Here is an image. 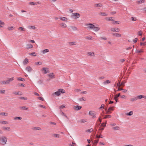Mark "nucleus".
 I'll list each match as a JSON object with an SVG mask.
<instances>
[{
  "label": "nucleus",
  "mask_w": 146,
  "mask_h": 146,
  "mask_svg": "<svg viewBox=\"0 0 146 146\" xmlns=\"http://www.w3.org/2000/svg\"><path fill=\"white\" fill-rule=\"evenodd\" d=\"M85 25L87 27V28L89 29H93L94 31L97 32L100 29L99 27H96L92 23H88L86 24Z\"/></svg>",
  "instance_id": "1"
},
{
  "label": "nucleus",
  "mask_w": 146,
  "mask_h": 146,
  "mask_svg": "<svg viewBox=\"0 0 146 146\" xmlns=\"http://www.w3.org/2000/svg\"><path fill=\"white\" fill-rule=\"evenodd\" d=\"M7 138L6 136H3L0 137V144L2 145H5L6 143Z\"/></svg>",
  "instance_id": "2"
},
{
  "label": "nucleus",
  "mask_w": 146,
  "mask_h": 146,
  "mask_svg": "<svg viewBox=\"0 0 146 146\" xmlns=\"http://www.w3.org/2000/svg\"><path fill=\"white\" fill-rule=\"evenodd\" d=\"M65 92V91L64 90L62 89H59L57 91L55 92L54 94L57 96H58L60 95L61 94H64Z\"/></svg>",
  "instance_id": "3"
},
{
  "label": "nucleus",
  "mask_w": 146,
  "mask_h": 146,
  "mask_svg": "<svg viewBox=\"0 0 146 146\" xmlns=\"http://www.w3.org/2000/svg\"><path fill=\"white\" fill-rule=\"evenodd\" d=\"M80 14L78 13H73L71 16L72 17H74L75 19L78 18L80 17Z\"/></svg>",
  "instance_id": "4"
},
{
  "label": "nucleus",
  "mask_w": 146,
  "mask_h": 146,
  "mask_svg": "<svg viewBox=\"0 0 146 146\" xmlns=\"http://www.w3.org/2000/svg\"><path fill=\"white\" fill-rule=\"evenodd\" d=\"M89 114L91 116H92V118H95L96 117V113L94 111H90L89 112Z\"/></svg>",
  "instance_id": "5"
},
{
  "label": "nucleus",
  "mask_w": 146,
  "mask_h": 146,
  "mask_svg": "<svg viewBox=\"0 0 146 146\" xmlns=\"http://www.w3.org/2000/svg\"><path fill=\"white\" fill-rule=\"evenodd\" d=\"M110 30L113 32H119L120 29L118 28L115 27L111 28Z\"/></svg>",
  "instance_id": "6"
},
{
  "label": "nucleus",
  "mask_w": 146,
  "mask_h": 146,
  "mask_svg": "<svg viewBox=\"0 0 146 146\" xmlns=\"http://www.w3.org/2000/svg\"><path fill=\"white\" fill-rule=\"evenodd\" d=\"M42 70L44 71V73L45 74L49 72V68H43Z\"/></svg>",
  "instance_id": "7"
},
{
  "label": "nucleus",
  "mask_w": 146,
  "mask_h": 146,
  "mask_svg": "<svg viewBox=\"0 0 146 146\" xmlns=\"http://www.w3.org/2000/svg\"><path fill=\"white\" fill-rule=\"evenodd\" d=\"M112 35L115 37H121V35L120 33H113L112 34Z\"/></svg>",
  "instance_id": "8"
},
{
  "label": "nucleus",
  "mask_w": 146,
  "mask_h": 146,
  "mask_svg": "<svg viewBox=\"0 0 146 146\" xmlns=\"http://www.w3.org/2000/svg\"><path fill=\"white\" fill-rule=\"evenodd\" d=\"M48 75L51 79L54 78H55V75L53 73L49 74Z\"/></svg>",
  "instance_id": "9"
},
{
  "label": "nucleus",
  "mask_w": 146,
  "mask_h": 146,
  "mask_svg": "<svg viewBox=\"0 0 146 146\" xmlns=\"http://www.w3.org/2000/svg\"><path fill=\"white\" fill-rule=\"evenodd\" d=\"M0 82L1 84L8 85V84H9V83L8 82V80H7L6 81H5V80L2 81L1 82Z\"/></svg>",
  "instance_id": "10"
},
{
  "label": "nucleus",
  "mask_w": 146,
  "mask_h": 146,
  "mask_svg": "<svg viewBox=\"0 0 146 146\" xmlns=\"http://www.w3.org/2000/svg\"><path fill=\"white\" fill-rule=\"evenodd\" d=\"M82 107L79 106H74V110H78L81 109Z\"/></svg>",
  "instance_id": "11"
},
{
  "label": "nucleus",
  "mask_w": 146,
  "mask_h": 146,
  "mask_svg": "<svg viewBox=\"0 0 146 146\" xmlns=\"http://www.w3.org/2000/svg\"><path fill=\"white\" fill-rule=\"evenodd\" d=\"M26 70L29 72H30L32 71V68L30 66L27 67L25 68Z\"/></svg>",
  "instance_id": "12"
},
{
  "label": "nucleus",
  "mask_w": 146,
  "mask_h": 146,
  "mask_svg": "<svg viewBox=\"0 0 146 146\" xmlns=\"http://www.w3.org/2000/svg\"><path fill=\"white\" fill-rule=\"evenodd\" d=\"M13 94L18 95H22V93L21 92H13Z\"/></svg>",
  "instance_id": "13"
},
{
  "label": "nucleus",
  "mask_w": 146,
  "mask_h": 146,
  "mask_svg": "<svg viewBox=\"0 0 146 146\" xmlns=\"http://www.w3.org/2000/svg\"><path fill=\"white\" fill-rule=\"evenodd\" d=\"M137 99V97L136 96L131 98L130 99V100L131 102H133L136 101Z\"/></svg>",
  "instance_id": "14"
},
{
  "label": "nucleus",
  "mask_w": 146,
  "mask_h": 146,
  "mask_svg": "<svg viewBox=\"0 0 146 146\" xmlns=\"http://www.w3.org/2000/svg\"><path fill=\"white\" fill-rule=\"evenodd\" d=\"M88 56H92L95 55L94 52H93L91 51L89 52L88 53Z\"/></svg>",
  "instance_id": "15"
},
{
  "label": "nucleus",
  "mask_w": 146,
  "mask_h": 146,
  "mask_svg": "<svg viewBox=\"0 0 146 146\" xmlns=\"http://www.w3.org/2000/svg\"><path fill=\"white\" fill-rule=\"evenodd\" d=\"M27 49H28L32 48H33V46L31 44H28L27 45Z\"/></svg>",
  "instance_id": "16"
},
{
  "label": "nucleus",
  "mask_w": 146,
  "mask_h": 146,
  "mask_svg": "<svg viewBox=\"0 0 146 146\" xmlns=\"http://www.w3.org/2000/svg\"><path fill=\"white\" fill-rule=\"evenodd\" d=\"M29 62V61L28 59L26 58L24 60L23 64L24 65H26Z\"/></svg>",
  "instance_id": "17"
},
{
  "label": "nucleus",
  "mask_w": 146,
  "mask_h": 146,
  "mask_svg": "<svg viewBox=\"0 0 146 146\" xmlns=\"http://www.w3.org/2000/svg\"><path fill=\"white\" fill-rule=\"evenodd\" d=\"M52 136L55 138H59L61 137L60 135L58 134H52Z\"/></svg>",
  "instance_id": "18"
},
{
  "label": "nucleus",
  "mask_w": 146,
  "mask_h": 146,
  "mask_svg": "<svg viewBox=\"0 0 146 146\" xmlns=\"http://www.w3.org/2000/svg\"><path fill=\"white\" fill-rule=\"evenodd\" d=\"M49 51V50L48 49H46L44 50H43L41 51L42 52L43 54L45 53L48 52Z\"/></svg>",
  "instance_id": "19"
},
{
  "label": "nucleus",
  "mask_w": 146,
  "mask_h": 146,
  "mask_svg": "<svg viewBox=\"0 0 146 146\" xmlns=\"http://www.w3.org/2000/svg\"><path fill=\"white\" fill-rule=\"evenodd\" d=\"M28 28L29 29H36V28L35 26H28Z\"/></svg>",
  "instance_id": "20"
},
{
  "label": "nucleus",
  "mask_w": 146,
  "mask_h": 146,
  "mask_svg": "<svg viewBox=\"0 0 146 146\" xmlns=\"http://www.w3.org/2000/svg\"><path fill=\"white\" fill-rule=\"evenodd\" d=\"M145 1L144 0H141L139 1H138L136 2L137 3H138L139 4H141L145 2Z\"/></svg>",
  "instance_id": "21"
},
{
  "label": "nucleus",
  "mask_w": 146,
  "mask_h": 146,
  "mask_svg": "<svg viewBox=\"0 0 146 146\" xmlns=\"http://www.w3.org/2000/svg\"><path fill=\"white\" fill-rule=\"evenodd\" d=\"M102 6V4L101 3H100L96 4L94 5V7H101Z\"/></svg>",
  "instance_id": "22"
},
{
  "label": "nucleus",
  "mask_w": 146,
  "mask_h": 146,
  "mask_svg": "<svg viewBox=\"0 0 146 146\" xmlns=\"http://www.w3.org/2000/svg\"><path fill=\"white\" fill-rule=\"evenodd\" d=\"M143 52V51L142 49H141L139 50H138L137 49H136L135 50V52L137 53H142Z\"/></svg>",
  "instance_id": "23"
},
{
  "label": "nucleus",
  "mask_w": 146,
  "mask_h": 146,
  "mask_svg": "<svg viewBox=\"0 0 146 146\" xmlns=\"http://www.w3.org/2000/svg\"><path fill=\"white\" fill-rule=\"evenodd\" d=\"M87 119H80L79 122L81 123H84L87 121Z\"/></svg>",
  "instance_id": "24"
},
{
  "label": "nucleus",
  "mask_w": 146,
  "mask_h": 146,
  "mask_svg": "<svg viewBox=\"0 0 146 146\" xmlns=\"http://www.w3.org/2000/svg\"><path fill=\"white\" fill-rule=\"evenodd\" d=\"M59 18L62 21H66L67 20V18L64 17H59Z\"/></svg>",
  "instance_id": "25"
},
{
  "label": "nucleus",
  "mask_w": 146,
  "mask_h": 146,
  "mask_svg": "<svg viewBox=\"0 0 146 146\" xmlns=\"http://www.w3.org/2000/svg\"><path fill=\"white\" fill-rule=\"evenodd\" d=\"M22 118L21 117H16L14 118V120H21L22 119Z\"/></svg>",
  "instance_id": "26"
},
{
  "label": "nucleus",
  "mask_w": 146,
  "mask_h": 146,
  "mask_svg": "<svg viewBox=\"0 0 146 146\" xmlns=\"http://www.w3.org/2000/svg\"><path fill=\"white\" fill-rule=\"evenodd\" d=\"M60 25L61 27L63 28H66L67 27V25L65 23H61L60 24Z\"/></svg>",
  "instance_id": "27"
},
{
  "label": "nucleus",
  "mask_w": 146,
  "mask_h": 146,
  "mask_svg": "<svg viewBox=\"0 0 146 146\" xmlns=\"http://www.w3.org/2000/svg\"><path fill=\"white\" fill-rule=\"evenodd\" d=\"M99 15H100L103 16H107L108 15L106 13L103 12H101L100 13H99Z\"/></svg>",
  "instance_id": "28"
},
{
  "label": "nucleus",
  "mask_w": 146,
  "mask_h": 146,
  "mask_svg": "<svg viewBox=\"0 0 146 146\" xmlns=\"http://www.w3.org/2000/svg\"><path fill=\"white\" fill-rule=\"evenodd\" d=\"M3 129L4 130L10 131V128L9 127H4L3 128Z\"/></svg>",
  "instance_id": "29"
},
{
  "label": "nucleus",
  "mask_w": 146,
  "mask_h": 146,
  "mask_svg": "<svg viewBox=\"0 0 146 146\" xmlns=\"http://www.w3.org/2000/svg\"><path fill=\"white\" fill-rule=\"evenodd\" d=\"M0 123L2 124H8L7 121H0Z\"/></svg>",
  "instance_id": "30"
},
{
  "label": "nucleus",
  "mask_w": 146,
  "mask_h": 146,
  "mask_svg": "<svg viewBox=\"0 0 146 146\" xmlns=\"http://www.w3.org/2000/svg\"><path fill=\"white\" fill-rule=\"evenodd\" d=\"M70 27L72 29L73 31H75L77 30V28L75 27L72 26Z\"/></svg>",
  "instance_id": "31"
},
{
  "label": "nucleus",
  "mask_w": 146,
  "mask_h": 146,
  "mask_svg": "<svg viewBox=\"0 0 146 146\" xmlns=\"http://www.w3.org/2000/svg\"><path fill=\"white\" fill-rule=\"evenodd\" d=\"M14 78L12 77L11 78H8L7 79V80H8V82H9V84H10V82H11L14 80Z\"/></svg>",
  "instance_id": "32"
},
{
  "label": "nucleus",
  "mask_w": 146,
  "mask_h": 146,
  "mask_svg": "<svg viewBox=\"0 0 146 146\" xmlns=\"http://www.w3.org/2000/svg\"><path fill=\"white\" fill-rule=\"evenodd\" d=\"M17 79L19 81H25L24 79L22 78L18 77L17 78Z\"/></svg>",
  "instance_id": "33"
},
{
  "label": "nucleus",
  "mask_w": 146,
  "mask_h": 146,
  "mask_svg": "<svg viewBox=\"0 0 146 146\" xmlns=\"http://www.w3.org/2000/svg\"><path fill=\"white\" fill-rule=\"evenodd\" d=\"M110 83V81L109 80H107L106 81H104L103 82V84L104 85H107Z\"/></svg>",
  "instance_id": "34"
},
{
  "label": "nucleus",
  "mask_w": 146,
  "mask_h": 146,
  "mask_svg": "<svg viewBox=\"0 0 146 146\" xmlns=\"http://www.w3.org/2000/svg\"><path fill=\"white\" fill-rule=\"evenodd\" d=\"M112 129L114 130H118L120 129V128L119 126H116L114 127H113Z\"/></svg>",
  "instance_id": "35"
},
{
  "label": "nucleus",
  "mask_w": 146,
  "mask_h": 146,
  "mask_svg": "<svg viewBox=\"0 0 146 146\" xmlns=\"http://www.w3.org/2000/svg\"><path fill=\"white\" fill-rule=\"evenodd\" d=\"M137 99H141L142 98H144V96L143 95H141L137 96Z\"/></svg>",
  "instance_id": "36"
},
{
  "label": "nucleus",
  "mask_w": 146,
  "mask_h": 146,
  "mask_svg": "<svg viewBox=\"0 0 146 146\" xmlns=\"http://www.w3.org/2000/svg\"><path fill=\"white\" fill-rule=\"evenodd\" d=\"M8 113L2 112L0 113V115H4L5 116H7L8 115Z\"/></svg>",
  "instance_id": "37"
},
{
  "label": "nucleus",
  "mask_w": 146,
  "mask_h": 146,
  "mask_svg": "<svg viewBox=\"0 0 146 146\" xmlns=\"http://www.w3.org/2000/svg\"><path fill=\"white\" fill-rule=\"evenodd\" d=\"M111 117V116L110 115H106L103 118L104 119H106V118H110Z\"/></svg>",
  "instance_id": "38"
},
{
  "label": "nucleus",
  "mask_w": 146,
  "mask_h": 146,
  "mask_svg": "<svg viewBox=\"0 0 146 146\" xmlns=\"http://www.w3.org/2000/svg\"><path fill=\"white\" fill-rule=\"evenodd\" d=\"M33 129H36L38 130H41V128L40 127H35L33 128Z\"/></svg>",
  "instance_id": "39"
},
{
  "label": "nucleus",
  "mask_w": 146,
  "mask_h": 146,
  "mask_svg": "<svg viewBox=\"0 0 146 146\" xmlns=\"http://www.w3.org/2000/svg\"><path fill=\"white\" fill-rule=\"evenodd\" d=\"M21 108L22 110H27L29 108L26 106H22L21 107Z\"/></svg>",
  "instance_id": "40"
},
{
  "label": "nucleus",
  "mask_w": 146,
  "mask_h": 146,
  "mask_svg": "<svg viewBox=\"0 0 146 146\" xmlns=\"http://www.w3.org/2000/svg\"><path fill=\"white\" fill-rule=\"evenodd\" d=\"M96 137L97 138H102L103 137V136L102 135H96Z\"/></svg>",
  "instance_id": "41"
},
{
  "label": "nucleus",
  "mask_w": 146,
  "mask_h": 146,
  "mask_svg": "<svg viewBox=\"0 0 146 146\" xmlns=\"http://www.w3.org/2000/svg\"><path fill=\"white\" fill-rule=\"evenodd\" d=\"M93 131V129L92 128H91L90 129L86 130V132L91 133V132H92Z\"/></svg>",
  "instance_id": "42"
},
{
  "label": "nucleus",
  "mask_w": 146,
  "mask_h": 146,
  "mask_svg": "<svg viewBox=\"0 0 146 146\" xmlns=\"http://www.w3.org/2000/svg\"><path fill=\"white\" fill-rule=\"evenodd\" d=\"M133 112L132 111H130L129 113H127L126 115H128L131 116L133 115Z\"/></svg>",
  "instance_id": "43"
},
{
  "label": "nucleus",
  "mask_w": 146,
  "mask_h": 146,
  "mask_svg": "<svg viewBox=\"0 0 146 146\" xmlns=\"http://www.w3.org/2000/svg\"><path fill=\"white\" fill-rule=\"evenodd\" d=\"M4 24L5 23L3 22H2L1 21H0V28L3 27L2 26H1V25H4Z\"/></svg>",
  "instance_id": "44"
},
{
  "label": "nucleus",
  "mask_w": 146,
  "mask_h": 146,
  "mask_svg": "<svg viewBox=\"0 0 146 146\" xmlns=\"http://www.w3.org/2000/svg\"><path fill=\"white\" fill-rule=\"evenodd\" d=\"M98 139L95 140L93 143V144L94 145H96V144L98 143Z\"/></svg>",
  "instance_id": "45"
},
{
  "label": "nucleus",
  "mask_w": 146,
  "mask_h": 146,
  "mask_svg": "<svg viewBox=\"0 0 146 146\" xmlns=\"http://www.w3.org/2000/svg\"><path fill=\"white\" fill-rule=\"evenodd\" d=\"M112 17H110L107 18V20L109 21H113V20L112 19Z\"/></svg>",
  "instance_id": "46"
},
{
  "label": "nucleus",
  "mask_w": 146,
  "mask_h": 146,
  "mask_svg": "<svg viewBox=\"0 0 146 146\" xmlns=\"http://www.w3.org/2000/svg\"><path fill=\"white\" fill-rule=\"evenodd\" d=\"M131 20L133 21H136L137 20L136 18L135 17H132L131 18Z\"/></svg>",
  "instance_id": "47"
},
{
  "label": "nucleus",
  "mask_w": 146,
  "mask_h": 146,
  "mask_svg": "<svg viewBox=\"0 0 146 146\" xmlns=\"http://www.w3.org/2000/svg\"><path fill=\"white\" fill-rule=\"evenodd\" d=\"M79 100L80 101H85L86 100L84 98H80L79 99Z\"/></svg>",
  "instance_id": "48"
},
{
  "label": "nucleus",
  "mask_w": 146,
  "mask_h": 146,
  "mask_svg": "<svg viewBox=\"0 0 146 146\" xmlns=\"http://www.w3.org/2000/svg\"><path fill=\"white\" fill-rule=\"evenodd\" d=\"M29 4L31 5H37L36 3L34 2H30Z\"/></svg>",
  "instance_id": "49"
},
{
  "label": "nucleus",
  "mask_w": 146,
  "mask_h": 146,
  "mask_svg": "<svg viewBox=\"0 0 146 146\" xmlns=\"http://www.w3.org/2000/svg\"><path fill=\"white\" fill-rule=\"evenodd\" d=\"M19 98L21 99H23V100H27V98L26 97H20Z\"/></svg>",
  "instance_id": "50"
},
{
  "label": "nucleus",
  "mask_w": 146,
  "mask_h": 146,
  "mask_svg": "<svg viewBox=\"0 0 146 146\" xmlns=\"http://www.w3.org/2000/svg\"><path fill=\"white\" fill-rule=\"evenodd\" d=\"M106 123H102L101 126H103L104 127H106Z\"/></svg>",
  "instance_id": "51"
},
{
  "label": "nucleus",
  "mask_w": 146,
  "mask_h": 146,
  "mask_svg": "<svg viewBox=\"0 0 146 146\" xmlns=\"http://www.w3.org/2000/svg\"><path fill=\"white\" fill-rule=\"evenodd\" d=\"M61 115H63L67 118H68L67 117L65 113L63 112H62L61 113Z\"/></svg>",
  "instance_id": "52"
},
{
  "label": "nucleus",
  "mask_w": 146,
  "mask_h": 146,
  "mask_svg": "<svg viewBox=\"0 0 146 146\" xmlns=\"http://www.w3.org/2000/svg\"><path fill=\"white\" fill-rule=\"evenodd\" d=\"M70 44L72 45H75L76 44V43L74 42H70Z\"/></svg>",
  "instance_id": "53"
},
{
  "label": "nucleus",
  "mask_w": 146,
  "mask_h": 146,
  "mask_svg": "<svg viewBox=\"0 0 146 146\" xmlns=\"http://www.w3.org/2000/svg\"><path fill=\"white\" fill-rule=\"evenodd\" d=\"M24 28L22 27H20L18 29L21 30L22 31H24Z\"/></svg>",
  "instance_id": "54"
},
{
  "label": "nucleus",
  "mask_w": 146,
  "mask_h": 146,
  "mask_svg": "<svg viewBox=\"0 0 146 146\" xmlns=\"http://www.w3.org/2000/svg\"><path fill=\"white\" fill-rule=\"evenodd\" d=\"M36 64L37 65H42V63L41 62H38L36 63Z\"/></svg>",
  "instance_id": "55"
},
{
  "label": "nucleus",
  "mask_w": 146,
  "mask_h": 146,
  "mask_svg": "<svg viewBox=\"0 0 146 146\" xmlns=\"http://www.w3.org/2000/svg\"><path fill=\"white\" fill-rule=\"evenodd\" d=\"M39 107L40 108H44L45 109L46 108V107L44 106L41 105H40L39 106Z\"/></svg>",
  "instance_id": "56"
},
{
  "label": "nucleus",
  "mask_w": 146,
  "mask_h": 146,
  "mask_svg": "<svg viewBox=\"0 0 146 146\" xmlns=\"http://www.w3.org/2000/svg\"><path fill=\"white\" fill-rule=\"evenodd\" d=\"M142 32L141 31H139L138 32V34L139 36H141L142 35Z\"/></svg>",
  "instance_id": "57"
},
{
  "label": "nucleus",
  "mask_w": 146,
  "mask_h": 146,
  "mask_svg": "<svg viewBox=\"0 0 146 146\" xmlns=\"http://www.w3.org/2000/svg\"><path fill=\"white\" fill-rule=\"evenodd\" d=\"M5 92V90H0V93L1 94H4Z\"/></svg>",
  "instance_id": "58"
},
{
  "label": "nucleus",
  "mask_w": 146,
  "mask_h": 146,
  "mask_svg": "<svg viewBox=\"0 0 146 146\" xmlns=\"http://www.w3.org/2000/svg\"><path fill=\"white\" fill-rule=\"evenodd\" d=\"M65 107V106L64 105H62L61 106L60 108L61 109H63Z\"/></svg>",
  "instance_id": "59"
},
{
  "label": "nucleus",
  "mask_w": 146,
  "mask_h": 146,
  "mask_svg": "<svg viewBox=\"0 0 146 146\" xmlns=\"http://www.w3.org/2000/svg\"><path fill=\"white\" fill-rule=\"evenodd\" d=\"M120 93H119L118 94H117L115 96V98H117L118 97H119V96H120Z\"/></svg>",
  "instance_id": "60"
},
{
  "label": "nucleus",
  "mask_w": 146,
  "mask_h": 146,
  "mask_svg": "<svg viewBox=\"0 0 146 146\" xmlns=\"http://www.w3.org/2000/svg\"><path fill=\"white\" fill-rule=\"evenodd\" d=\"M36 53L35 52H33L30 54V55H33L34 56H36V55H35Z\"/></svg>",
  "instance_id": "61"
},
{
  "label": "nucleus",
  "mask_w": 146,
  "mask_h": 146,
  "mask_svg": "<svg viewBox=\"0 0 146 146\" xmlns=\"http://www.w3.org/2000/svg\"><path fill=\"white\" fill-rule=\"evenodd\" d=\"M13 27H9L8 28V29L9 30H10L13 29Z\"/></svg>",
  "instance_id": "62"
},
{
  "label": "nucleus",
  "mask_w": 146,
  "mask_h": 146,
  "mask_svg": "<svg viewBox=\"0 0 146 146\" xmlns=\"http://www.w3.org/2000/svg\"><path fill=\"white\" fill-rule=\"evenodd\" d=\"M104 105L103 104H102L101 105V106L100 108V109H101L102 108H104Z\"/></svg>",
  "instance_id": "63"
},
{
  "label": "nucleus",
  "mask_w": 146,
  "mask_h": 146,
  "mask_svg": "<svg viewBox=\"0 0 146 146\" xmlns=\"http://www.w3.org/2000/svg\"><path fill=\"white\" fill-rule=\"evenodd\" d=\"M38 99L41 101H43L44 100V98L42 97H39L38 98Z\"/></svg>",
  "instance_id": "64"
}]
</instances>
